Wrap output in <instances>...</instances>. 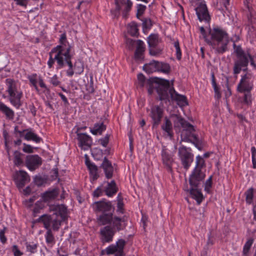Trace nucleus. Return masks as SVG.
I'll return each mask as SVG.
<instances>
[{
	"label": "nucleus",
	"instance_id": "f257e3e1",
	"mask_svg": "<svg viewBox=\"0 0 256 256\" xmlns=\"http://www.w3.org/2000/svg\"><path fill=\"white\" fill-rule=\"evenodd\" d=\"M148 83L151 87L149 88L150 94H152L154 89L159 96L160 100L169 101V96L172 100H176L180 106H184L188 104L186 97L184 95L178 94L173 87H170V82L164 79L148 80Z\"/></svg>",
	"mask_w": 256,
	"mask_h": 256
},
{
	"label": "nucleus",
	"instance_id": "f03ea898",
	"mask_svg": "<svg viewBox=\"0 0 256 256\" xmlns=\"http://www.w3.org/2000/svg\"><path fill=\"white\" fill-rule=\"evenodd\" d=\"M211 42L208 43L212 46L216 54H222L228 50L227 45L229 42L228 36L224 30L218 28L210 29Z\"/></svg>",
	"mask_w": 256,
	"mask_h": 256
},
{
	"label": "nucleus",
	"instance_id": "7ed1b4c3",
	"mask_svg": "<svg viewBox=\"0 0 256 256\" xmlns=\"http://www.w3.org/2000/svg\"><path fill=\"white\" fill-rule=\"evenodd\" d=\"M205 166V162L200 156L196 157V166L189 178L190 187L200 188L205 178L206 174L202 168Z\"/></svg>",
	"mask_w": 256,
	"mask_h": 256
},
{
	"label": "nucleus",
	"instance_id": "20e7f679",
	"mask_svg": "<svg viewBox=\"0 0 256 256\" xmlns=\"http://www.w3.org/2000/svg\"><path fill=\"white\" fill-rule=\"evenodd\" d=\"M234 52L236 55V59L234 61L233 72L234 74H238L241 70L248 72V59L246 53L240 46H236L234 44Z\"/></svg>",
	"mask_w": 256,
	"mask_h": 256
},
{
	"label": "nucleus",
	"instance_id": "39448f33",
	"mask_svg": "<svg viewBox=\"0 0 256 256\" xmlns=\"http://www.w3.org/2000/svg\"><path fill=\"white\" fill-rule=\"evenodd\" d=\"M174 116L176 118V120L174 121V128L178 127V124H180L182 128L180 134L182 140L188 142H192L194 136H196L194 134L195 131L194 126L181 116L174 114Z\"/></svg>",
	"mask_w": 256,
	"mask_h": 256
},
{
	"label": "nucleus",
	"instance_id": "423d86ee",
	"mask_svg": "<svg viewBox=\"0 0 256 256\" xmlns=\"http://www.w3.org/2000/svg\"><path fill=\"white\" fill-rule=\"evenodd\" d=\"M98 220L102 225L111 224V227L115 230V232L123 230L126 226L127 217L126 216L120 218L116 216H114L112 214H111L108 215L100 216Z\"/></svg>",
	"mask_w": 256,
	"mask_h": 256
},
{
	"label": "nucleus",
	"instance_id": "0eeeda50",
	"mask_svg": "<svg viewBox=\"0 0 256 256\" xmlns=\"http://www.w3.org/2000/svg\"><path fill=\"white\" fill-rule=\"evenodd\" d=\"M36 220L38 222H42L46 229H52L56 232L59 230L62 223L64 222L62 216H58L54 214L51 215L43 214Z\"/></svg>",
	"mask_w": 256,
	"mask_h": 256
},
{
	"label": "nucleus",
	"instance_id": "6e6552de",
	"mask_svg": "<svg viewBox=\"0 0 256 256\" xmlns=\"http://www.w3.org/2000/svg\"><path fill=\"white\" fill-rule=\"evenodd\" d=\"M6 84L8 86L6 92L9 94L10 103L17 108H19L22 106L20 99L22 96V92L18 90L16 82L13 80L6 79Z\"/></svg>",
	"mask_w": 256,
	"mask_h": 256
},
{
	"label": "nucleus",
	"instance_id": "1a4fd4ad",
	"mask_svg": "<svg viewBox=\"0 0 256 256\" xmlns=\"http://www.w3.org/2000/svg\"><path fill=\"white\" fill-rule=\"evenodd\" d=\"M191 149L184 146L178 148V154L182 164L186 170H188L194 160V154L190 152Z\"/></svg>",
	"mask_w": 256,
	"mask_h": 256
},
{
	"label": "nucleus",
	"instance_id": "9d476101",
	"mask_svg": "<svg viewBox=\"0 0 256 256\" xmlns=\"http://www.w3.org/2000/svg\"><path fill=\"white\" fill-rule=\"evenodd\" d=\"M254 78L250 73L247 72L242 76L237 86L238 91L241 93L251 91L254 87Z\"/></svg>",
	"mask_w": 256,
	"mask_h": 256
},
{
	"label": "nucleus",
	"instance_id": "9b49d317",
	"mask_svg": "<svg viewBox=\"0 0 256 256\" xmlns=\"http://www.w3.org/2000/svg\"><path fill=\"white\" fill-rule=\"evenodd\" d=\"M92 207L96 212L102 213L100 216L113 214L114 210V208L112 206V202L105 199L94 202L92 204Z\"/></svg>",
	"mask_w": 256,
	"mask_h": 256
},
{
	"label": "nucleus",
	"instance_id": "f8f14e48",
	"mask_svg": "<svg viewBox=\"0 0 256 256\" xmlns=\"http://www.w3.org/2000/svg\"><path fill=\"white\" fill-rule=\"evenodd\" d=\"M126 244V242L124 239L118 240L116 244H111L106 249V254H115L114 256H124V250Z\"/></svg>",
	"mask_w": 256,
	"mask_h": 256
},
{
	"label": "nucleus",
	"instance_id": "ddd939ff",
	"mask_svg": "<svg viewBox=\"0 0 256 256\" xmlns=\"http://www.w3.org/2000/svg\"><path fill=\"white\" fill-rule=\"evenodd\" d=\"M164 115V110L158 106H154L150 108L149 114L152 118V124L153 128H156L161 122Z\"/></svg>",
	"mask_w": 256,
	"mask_h": 256
},
{
	"label": "nucleus",
	"instance_id": "4468645a",
	"mask_svg": "<svg viewBox=\"0 0 256 256\" xmlns=\"http://www.w3.org/2000/svg\"><path fill=\"white\" fill-rule=\"evenodd\" d=\"M80 128H78L76 132L77 135V140L78 141V146L84 150H88L90 148L92 145V139L91 137L86 133L79 132Z\"/></svg>",
	"mask_w": 256,
	"mask_h": 256
},
{
	"label": "nucleus",
	"instance_id": "2eb2a0df",
	"mask_svg": "<svg viewBox=\"0 0 256 256\" xmlns=\"http://www.w3.org/2000/svg\"><path fill=\"white\" fill-rule=\"evenodd\" d=\"M161 156L162 164L164 165V168L168 172L172 173L173 170L172 166L174 162V160L173 158L174 155L172 154L164 146L162 149Z\"/></svg>",
	"mask_w": 256,
	"mask_h": 256
},
{
	"label": "nucleus",
	"instance_id": "dca6fc26",
	"mask_svg": "<svg viewBox=\"0 0 256 256\" xmlns=\"http://www.w3.org/2000/svg\"><path fill=\"white\" fill-rule=\"evenodd\" d=\"M26 166L31 171L38 168L42 164L40 157L37 154L27 156L26 158Z\"/></svg>",
	"mask_w": 256,
	"mask_h": 256
},
{
	"label": "nucleus",
	"instance_id": "f3484780",
	"mask_svg": "<svg viewBox=\"0 0 256 256\" xmlns=\"http://www.w3.org/2000/svg\"><path fill=\"white\" fill-rule=\"evenodd\" d=\"M100 232L101 236L100 240L103 244L112 242L116 233L110 226H107L101 228Z\"/></svg>",
	"mask_w": 256,
	"mask_h": 256
},
{
	"label": "nucleus",
	"instance_id": "a211bd4d",
	"mask_svg": "<svg viewBox=\"0 0 256 256\" xmlns=\"http://www.w3.org/2000/svg\"><path fill=\"white\" fill-rule=\"evenodd\" d=\"M30 177L26 172L22 170L16 172L15 182L17 187L19 188H22L26 183L30 181Z\"/></svg>",
	"mask_w": 256,
	"mask_h": 256
},
{
	"label": "nucleus",
	"instance_id": "6ab92c4d",
	"mask_svg": "<svg viewBox=\"0 0 256 256\" xmlns=\"http://www.w3.org/2000/svg\"><path fill=\"white\" fill-rule=\"evenodd\" d=\"M72 46H69L68 48H66V52L64 53V62H65L68 66L69 68L66 71V74L69 76H72L74 75L75 72L74 70V66L72 62V58L73 56V54L71 53V50Z\"/></svg>",
	"mask_w": 256,
	"mask_h": 256
},
{
	"label": "nucleus",
	"instance_id": "aec40b11",
	"mask_svg": "<svg viewBox=\"0 0 256 256\" xmlns=\"http://www.w3.org/2000/svg\"><path fill=\"white\" fill-rule=\"evenodd\" d=\"M198 18L200 21L209 22L210 18L206 4H200L196 8Z\"/></svg>",
	"mask_w": 256,
	"mask_h": 256
},
{
	"label": "nucleus",
	"instance_id": "412c9836",
	"mask_svg": "<svg viewBox=\"0 0 256 256\" xmlns=\"http://www.w3.org/2000/svg\"><path fill=\"white\" fill-rule=\"evenodd\" d=\"M100 167L104 169L106 177L107 178H110L112 177L114 168L111 162L106 157H104Z\"/></svg>",
	"mask_w": 256,
	"mask_h": 256
},
{
	"label": "nucleus",
	"instance_id": "4be33fe9",
	"mask_svg": "<svg viewBox=\"0 0 256 256\" xmlns=\"http://www.w3.org/2000/svg\"><path fill=\"white\" fill-rule=\"evenodd\" d=\"M190 192L192 198L196 200L197 204H200L204 198L201 190L199 188L190 187V190H185Z\"/></svg>",
	"mask_w": 256,
	"mask_h": 256
},
{
	"label": "nucleus",
	"instance_id": "5701e85b",
	"mask_svg": "<svg viewBox=\"0 0 256 256\" xmlns=\"http://www.w3.org/2000/svg\"><path fill=\"white\" fill-rule=\"evenodd\" d=\"M161 128L170 138H173L174 132L172 123L168 117L164 118V122L161 126Z\"/></svg>",
	"mask_w": 256,
	"mask_h": 256
},
{
	"label": "nucleus",
	"instance_id": "b1692460",
	"mask_svg": "<svg viewBox=\"0 0 256 256\" xmlns=\"http://www.w3.org/2000/svg\"><path fill=\"white\" fill-rule=\"evenodd\" d=\"M60 54L61 52H58L55 56L54 58H52V54H50V57L48 62V64L50 68H51L55 60H56L57 63L60 68H63L64 66V58L62 56H60Z\"/></svg>",
	"mask_w": 256,
	"mask_h": 256
},
{
	"label": "nucleus",
	"instance_id": "393cba45",
	"mask_svg": "<svg viewBox=\"0 0 256 256\" xmlns=\"http://www.w3.org/2000/svg\"><path fill=\"white\" fill-rule=\"evenodd\" d=\"M137 46L134 52V58L136 60H141L144 59V54L145 51V47L144 42L138 40L136 41Z\"/></svg>",
	"mask_w": 256,
	"mask_h": 256
},
{
	"label": "nucleus",
	"instance_id": "a878e982",
	"mask_svg": "<svg viewBox=\"0 0 256 256\" xmlns=\"http://www.w3.org/2000/svg\"><path fill=\"white\" fill-rule=\"evenodd\" d=\"M152 79L153 80H160L161 78H158L156 77H154V78H150L149 79L146 80L145 76H144V75L142 74V73L139 74L138 75V86L142 88L144 87V86H146L148 88V94H150L149 88L151 87L150 86H151L148 84V82L149 80H152Z\"/></svg>",
	"mask_w": 256,
	"mask_h": 256
},
{
	"label": "nucleus",
	"instance_id": "bb28decb",
	"mask_svg": "<svg viewBox=\"0 0 256 256\" xmlns=\"http://www.w3.org/2000/svg\"><path fill=\"white\" fill-rule=\"evenodd\" d=\"M118 190L116 183L114 180L108 182L107 186L104 190L106 194L108 197H112L115 194Z\"/></svg>",
	"mask_w": 256,
	"mask_h": 256
},
{
	"label": "nucleus",
	"instance_id": "cd10ccee",
	"mask_svg": "<svg viewBox=\"0 0 256 256\" xmlns=\"http://www.w3.org/2000/svg\"><path fill=\"white\" fill-rule=\"evenodd\" d=\"M58 194V192L56 189H53L52 190L46 191L42 195V198L44 201L47 202L55 199Z\"/></svg>",
	"mask_w": 256,
	"mask_h": 256
},
{
	"label": "nucleus",
	"instance_id": "c85d7f7f",
	"mask_svg": "<svg viewBox=\"0 0 256 256\" xmlns=\"http://www.w3.org/2000/svg\"><path fill=\"white\" fill-rule=\"evenodd\" d=\"M0 111L4 113L8 119H14V112L1 102H0Z\"/></svg>",
	"mask_w": 256,
	"mask_h": 256
},
{
	"label": "nucleus",
	"instance_id": "c756f323",
	"mask_svg": "<svg viewBox=\"0 0 256 256\" xmlns=\"http://www.w3.org/2000/svg\"><path fill=\"white\" fill-rule=\"evenodd\" d=\"M0 111L4 113L8 119H14V112L1 102H0Z\"/></svg>",
	"mask_w": 256,
	"mask_h": 256
},
{
	"label": "nucleus",
	"instance_id": "7c9ffc66",
	"mask_svg": "<svg viewBox=\"0 0 256 256\" xmlns=\"http://www.w3.org/2000/svg\"><path fill=\"white\" fill-rule=\"evenodd\" d=\"M106 129V126L103 122L96 123L94 124V128L91 129V132L94 135L97 134H102V132Z\"/></svg>",
	"mask_w": 256,
	"mask_h": 256
},
{
	"label": "nucleus",
	"instance_id": "2f4dec72",
	"mask_svg": "<svg viewBox=\"0 0 256 256\" xmlns=\"http://www.w3.org/2000/svg\"><path fill=\"white\" fill-rule=\"evenodd\" d=\"M158 61L152 60L148 64H146L144 66V70L148 73H152L158 71L157 68Z\"/></svg>",
	"mask_w": 256,
	"mask_h": 256
},
{
	"label": "nucleus",
	"instance_id": "473e14b6",
	"mask_svg": "<svg viewBox=\"0 0 256 256\" xmlns=\"http://www.w3.org/2000/svg\"><path fill=\"white\" fill-rule=\"evenodd\" d=\"M148 47H156L160 42L158 39V34H151L148 37Z\"/></svg>",
	"mask_w": 256,
	"mask_h": 256
},
{
	"label": "nucleus",
	"instance_id": "72a5a7b5",
	"mask_svg": "<svg viewBox=\"0 0 256 256\" xmlns=\"http://www.w3.org/2000/svg\"><path fill=\"white\" fill-rule=\"evenodd\" d=\"M24 154L16 150L14 152V166H19L24 164V161L22 158Z\"/></svg>",
	"mask_w": 256,
	"mask_h": 256
},
{
	"label": "nucleus",
	"instance_id": "f704fd0d",
	"mask_svg": "<svg viewBox=\"0 0 256 256\" xmlns=\"http://www.w3.org/2000/svg\"><path fill=\"white\" fill-rule=\"evenodd\" d=\"M158 72H161L164 74H168L170 72V68L169 64L158 61Z\"/></svg>",
	"mask_w": 256,
	"mask_h": 256
},
{
	"label": "nucleus",
	"instance_id": "c9c22d12",
	"mask_svg": "<svg viewBox=\"0 0 256 256\" xmlns=\"http://www.w3.org/2000/svg\"><path fill=\"white\" fill-rule=\"evenodd\" d=\"M128 32L132 36H137L138 34V25L136 22H132L128 24Z\"/></svg>",
	"mask_w": 256,
	"mask_h": 256
},
{
	"label": "nucleus",
	"instance_id": "e433bc0d",
	"mask_svg": "<svg viewBox=\"0 0 256 256\" xmlns=\"http://www.w3.org/2000/svg\"><path fill=\"white\" fill-rule=\"evenodd\" d=\"M58 212L56 213H54L58 215V216H62V220L64 222L67 219V208L64 206H59L58 208Z\"/></svg>",
	"mask_w": 256,
	"mask_h": 256
},
{
	"label": "nucleus",
	"instance_id": "4c0bfd02",
	"mask_svg": "<svg viewBox=\"0 0 256 256\" xmlns=\"http://www.w3.org/2000/svg\"><path fill=\"white\" fill-rule=\"evenodd\" d=\"M47 230L45 238L47 244H54L55 243V238L54 235L52 234V229H46Z\"/></svg>",
	"mask_w": 256,
	"mask_h": 256
},
{
	"label": "nucleus",
	"instance_id": "58836bf2",
	"mask_svg": "<svg viewBox=\"0 0 256 256\" xmlns=\"http://www.w3.org/2000/svg\"><path fill=\"white\" fill-rule=\"evenodd\" d=\"M24 138L27 140H32L37 143L40 142L42 140L40 138L32 132H28L24 136Z\"/></svg>",
	"mask_w": 256,
	"mask_h": 256
},
{
	"label": "nucleus",
	"instance_id": "ea45409f",
	"mask_svg": "<svg viewBox=\"0 0 256 256\" xmlns=\"http://www.w3.org/2000/svg\"><path fill=\"white\" fill-rule=\"evenodd\" d=\"M244 194L246 203L250 204L254 198V188H250L245 192Z\"/></svg>",
	"mask_w": 256,
	"mask_h": 256
},
{
	"label": "nucleus",
	"instance_id": "a19ab883",
	"mask_svg": "<svg viewBox=\"0 0 256 256\" xmlns=\"http://www.w3.org/2000/svg\"><path fill=\"white\" fill-rule=\"evenodd\" d=\"M74 66L75 73L78 74H81L84 70V64L80 62H76Z\"/></svg>",
	"mask_w": 256,
	"mask_h": 256
},
{
	"label": "nucleus",
	"instance_id": "79ce46f5",
	"mask_svg": "<svg viewBox=\"0 0 256 256\" xmlns=\"http://www.w3.org/2000/svg\"><path fill=\"white\" fill-rule=\"evenodd\" d=\"M152 26V20L149 18H145L142 20V28L145 31L150 30Z\"/></svg>",
	"mask_w": 256,
	"mask_h": 256
},
{
	"label": "nucleus",
	"instance_id": "37998d69",
	"mask_svg": "<svg viewBox=\"0 0 256 256\" xmlns=\"http://www.w3.org/2000/svg\"><path fill=\"white\" fill-rule=\"evenodd\" d=\"M86 156V164L90 172H94L96 171H98V166L90 162V160L88 158L87 156Z\"/></svg>",
	"mask_w": 256,
	"mask_h": 256
},
{
	"label": "nucleus",
	"instance_id": "c03bdc74",
	"mask_svg": "<svg viewBox=\"0 0 256 256\" xmlns=\"http://www.w3.org/2000/svg\"><path fill=\"white\" fill-rule=\"evenodd\" d=\"M254 240L252 239H249L245 244L243 248V254L247 255L249 250L253 243Z\"/></svg>",
	"mask_w": 256,
	"mask_h": 256
},
{
	"label": "nucleus",
	"instance_id": "a18cd8bd",
	"mask_svg": "<svg viewBox=\"0 0 256 256\" xmlns=\"http://www.w3.org/2000/svg\"><path fill=\"white\" fill-rule=\"evenodd\" d=\"M149 54L152 56H156L162 53V50L156 47L149 48Z\"/></svg>",
	"mask_w": 256,
	"mask_h": 256
},
{
	"label": "nucleus",
	"instance_id": "49530a36",
	"mask_svg": "<svg viewBox=\"0 0 256 256\" xmlns=\"http://www.w3.org/2000/svg\"><path fill=\"white\" fill-rule=\"evenodd\" d=\"M250 92L251 91L244 92V102L245 104L248 105L252 103V94Z\"/></svg>",
	"mask_w": 256,
	"mask_h": 256
},
{
	"label": "nucleus",
	"instance_id": "de8ad7c7",
	"mask_svg": "<svg viewBox=\"0 0 256 256\" xmlns=\"http://www.w3.org/2000/svg\"><path fill=\"white\" fill-rule=\"evenodd\" d=\"M26 248L27 251L30 252L31 254H34L36 251L38 244H30L26 242Z\"/></svg>",
	"mask_w": 256,
	"mask_h": 256
},
{
	"label": "nucleus",
	"instance_id": "09e8293b",
	"mask_svg": "<svg viewBox=\"0 0 256 256\" xmlns=\"http://www.w3.org/2000/svg\"><path fill=\"white\" fill-rule=\"evenodd\" d=\"M174 46L176 50V56L178 60H181L182 58V52L180 46L179 42L178 40L174 42Z\"/></svg>",
	"mask_w": 256,
	"mask_h": 256
},
{
	"label": "nucleus",
	"instance_id": "8fccbe9b",
	"mask_svg": "<svg viewBox=\"0 0 256 256\" xmlns=\"http://www.w3.org/2000/svg\"><path fill=\"white\" fill-rule=\"evenodd\" d=\"M114 3L116 5V9L114 10H111V13L112 15L114 16V17L118 16L120 14V6L119 4L118 0H114Z\"/></svg>",
	"mask_w": 256,
	"mask_h": 256
},
{
	"label": "nucleus",
	"instance_id": "3c124183",
	"mask_svg": "<svg viewBox=\"0 0 256 256\" xmlns=\"http://www.w3.org/2000/svg\"><path fill=\"white\" fill-rule=\"evenodd\" d=\"M252 155V167L254 168H256V148L255 147L252 146L251 148Z\"/></svg>",
	"mask_w": 256,
	"mask_h": 256
},
{
	"label": "nucleus",
	"instance_id": "603ef678",
	"mask_svg": "<svg viewBox=\"0 0 256 256\" xmlns=\"http://www.w3.org/2000/svg\"><path fill=\"white\" fill-rule=\"evenodd\" d=\"M146 9V6L142 4H138V10L136 13V16L139 18L140 16L142 15Z\"/></svg>",
	"mask_w": 256,
	"mask_h": 256
},
{
	"label": "nucleus",
	"instance_id": "864d4df0",
	"mask_svg": "<svg viewBox=\"0 0 256 256\" xmlns=\"http://www.w3.org/2000/svg\"><path fill=\"white\" fill-rule=\"evenodd\" d=\"M110 135L107 134L104 138L100 139L99 142L104 147H106L109 142Z\"/></svg>",
	"mask_w": 256,
	"mask_h": 256
},
{
	"label": "nucleus",
	"instance_id": "5fc2aeb1",
	"mask_svg": "<svg viewBox=\"0 0 256 256\" xmlns=\"http://www.w3.org/2000/svg\"><path fill=\"white\" fill-rule=\"evenodd\" d=\"M200 33L202 35L203 38H204L205 41L208 44L211 42V40H212L211 38H208V36H206V32L203 26H201L200 28Z\"/></svg>",
	"mask_w": 256,
	"mask_h": 256
},
{
	"label": "nucleus",
	"instance_id": "6e6d98bb",
	"mask_svg": "<svg viewBox=\"0 0 256 256\" xmlns=\"http://www.w3.org/2000/svg\"><path fill=\"white\" fill-rule=\"evenodd\" d=\"M104 192V190L102 188L101 186H99L93 192L92 196L94 197L98 198L102 195Z\"/></svg>",
	"mask_w": 256,
	"mask_h": 256
},
{
	"label": "nucleus",
	"instance_id": "4d7b16f0",
	"mask_svg": "<svg viewBox=\"0 0 256 256\" xmlns=\"http://www.w3.org/2000/svg\"><path fill=\"white\" fill-rule=\"evenodd\" d=\"M212 185V176H210L204 183V190L208 192Z\"/></svg>",
	"mask_w": 256,
	"mask_h": 256
},
{
	"label": "nucleus",
	"instance_id": "13d9d810",
	"mask_svg": "<svg viewBox=\"0 0 256 256\" xmlns=\"http://www.w3.org/2000/svg\"><path fill=\"white\" fill-rule=\"evenodd\" d=\"M192 144H194V146L199 150H202L201 146V142L198 139L197 136H194V138L192 140V142H191Z\"/></svg>",
	"mask_w": 256,
	"mask_h": 256
},
{
	"label": "nucleus",
	"instance_id": "bf43d9fd",
	"mask_svg": "<svg viewBox=\"0 0 256 256\" xmlns=\"http://www.w3.org/2000/svg\"><path fill=\"white\" fill-rule=\"evenodd\" d=\"M124 204L123 201L121 202V200H120V202H118L116 212L120 214H124Z\"/></svg>",
	"mask_w": 256,
	"mask_h": 256
},
{
	"label": "nucleus",
	"instance_id": "052dcab7",
	"mask_svg": "<svg viewBox=\"0 0 256 256\" xmlns=\"http://www.w3.org/2000/svg\"><path fill=\"white\" fill-rule=\"evenodd\" d=\"M212 85L214 89L215 96L218 98H220L221 97V94L218 86H217L216 83H214V84H212Z\"/></svg>",
	"mask_w": 256,
	"mask_h": 256
},
{
	"label": "nucleus",
	"instance_id": "680f3d73",
	"mask_svg": "<svg viewBox=\"0 0 256 256\" xmlns=\"http://www.w3.org/2000/svg\"><path fill=\"white\" fill-rule=\"evenodd\" d=\"M248 32L250 37H252V38H256V29H255L254 26H250Z\"/></svg>",
	"mask_w": 256,
	"mask_h": 256
},
{
	"label": "nucleus",
	"instance_id": "e2e57ef3",
	"mask_svg": "<svg viewBox=\"0 0 256 256\" xmlns=\"http://www.w3.org/2000/svg\"><path fill=\"white\" fill-rule=\"evenodd\" d=\"M5 230L6 228L0 230V240L3 244H5L7 240V238L4 235Z\"/></svg>",
	"mask_w": 256,
	"mask_h": 256
},
{
	"label": "nucleus",
	"instance_id": "0e129e2a",
	"mask_svg": "<svg viewBox=\"0 0 256 256\" xmlns=\"http://www.w3.org/2000/svg\"><path fill=\"white\" fill-rule=\"evenodd\" d=\"M248 8L250 12V16L256 15V6L254 4L248 6Z\"/></svg>",
	"mask_w": 256,
	"mask_h": 256
},
{
	"label": "nucleus",
	"instance_id": "69168bd1",
	"mask_svg": "<svg viewBox=\"0 0 256 256\" xmlns=\"http://www.w3.org/2000/svg\"><path fill=\"white\" fill-rule=\"evenodd\" d=\"M12 252L14 256H21L22 254V252L18 250V246L16 245L13 246Z\"/></svg>",
	"mask_w": 256,
	"mask_h": 256
},
{
	"label": "nucleus",
	"instance_id": "338daca9",
	"mask_svg": "<svg viewBox=\"0 0 256 256\" xmlns=\"http://www.w3.org/2000/svg\"><path fill=\"white\" fill-rule=\"evenodd\" d=\"M23 151L27 153H32L33 152V148L28 144H24V147L22 149Z\"/></svg>",
	"mask_w": 256,
	"mask_h": 256
},
{
	"label": "nucleus",
	"instance_id": "774afa93",
	"mask_svg": "<svg viewBox=\"0 0 256 256\" xmlns=\"http://www.w3.org/2000/svg\"><path fill=\"white\" fill-rule=\"evenodd\" d=\"M50 83L54 86H57L60 84V82L58 80L56 75H54L50 80Z\"/></svg>",
	"mask_w": 256,
	"mask_h": 256
}]
</instances>
